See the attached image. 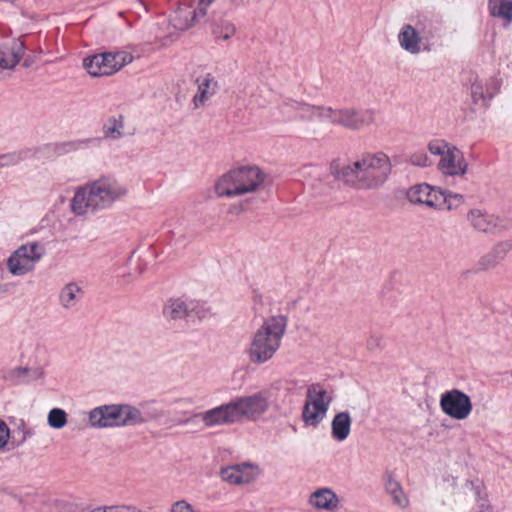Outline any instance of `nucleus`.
Masks as SVG:
<instances>
[{"instance_id":"nucleus-1","label":"nucleus","mask_w":512,"mask_h":512,"mask_svg":"<svg viewBox=\"0 0 512 512\" xmlns=\"http://www.w3.org/2000/svg\"><path fill=\"white\" fill-rule=\"evenodd\" d=\"M332 175L344 183L366 190L382 187L392 172L390 157L382 152H366L339 167L331 165Z\"/></svg>"},{"instance_id":"nucleus-2","label":"nucleus","mask_w":512,"mask_h":512,"mask_svg":"<svg viewBox=\"0 0 512 512\" xmlns=\"http://www.w3.org/2000/svg\"><path fill=\"white\" fill-rule=\"evenodd\" d=\"M128 193L125 184L115 178L102 176L76 188L70 200L71 212L87 216L111 208Z\"/></svg>"},{"instance_id":"nucleus-3","label":"nucleus","mask_w":512,"mask_h":512,"mask_svg":"<svg viewBox=\"0 0 512 512\" xmlns=\"http://www.w3.org/2000/svg\"><path fill=\"white\" fill-rule=\"evenodd\" d=\"M287 322L283 316H271L251 335L246 348L249 360L264 364L274 357L281 346Z\"/></svg>"},{"instance_id":"nucleus-4","label":"nucleus","mask_w":512,"mask_h":512,"mask_svg":"<svg viewBox=\"0 0 512 512\" xmlns=\"http://www.w3.org/2000/svg\"><path fill=\"white\" fill-rule=\"evenodd\" d=\"M264 180L265 174L257 166H242L223 174L214 189L218 197H240L257 192Z\"/></svg>"},{"instance_id":"nucleus-5","label":"nucleus","mask_w":512,"mask_h":512,"mask_svg":"<svg viewBox=\"0 0 512 512\" xmlns=\"http://www.w3.org/2000/svg\"><path fill=\"white\" fill-rule=\"evenodd\" d=\"M46 254L45 245L28 241L13 250L5 261L7 271L14 277H23L35 271Z\"/></svg>"},{"instance_id":"nucleus-6","label":"nucleus","mask_w":512,"mask_h":512,"mask_svg":"<svg viewBox=\"0 0 512 512\" xmlns=\"http://www.w3.org/2000/svg\"><path fill=\"white\" fill-rule=\"evenodd\" d=\"M128 51L104 52L84 58L83 67L92 77L110 76L133 61Z\"/></svg>"},{"instance_id":"nucleus-7","label":"nucleus","mask_w":512,"mask_h":512,"mask_svg":"<svg viewBox=\"0 0 512 512\" xmlns=\"http://www.w3.org/2000/svg\"><path fill=\"white\" fill-rule=\"evenodd\" d=\"M431 154L439 156L438 169L446 176H463L467 172V162L463 153L444 140H432L428 144Z\"/></svg>"},{"instance_id":"nucleus-8","label":"nucleus","mask_w":512,"mask_h":512,"mask_svg":"<svg viewBox=\"0 0 512 512\" xmlns=\"http://www.w3.org/2000/svg\"><path fill=\"white\" fill-rule=\"evenodd\" d=\"M332 397L320 384L307 388L306 401L302 411V420L308 426L316 427L326 417Z\"/></svg>"},{"instance_id":"nucleus-9","label":"nucleus","mask_w":512,"mask_h":512,"mask_svg":"<svg viewBox=\"0 0 512 512\" xmlns=\"http://www.w3.org/2000/svg\"><path fill=\"white\" fill-rule=\"evenodd\" d=\"M467 221L475 231L487 235L501 234L512 228L511 218L496 215L479 208L468 211Z\"/></svg>"},{"instance_id":"nucleus-10","label":"nucleus","mask_w":512,"mask_h":512,"mask_svg":"<svg viewBox=\"0 0 512 512\" xmlns=\"http://www.w3.org/2000/svg\"><path fill=\"white\" fill-rule=\"evenodd\" d=\"M237 423L257 420L269 409V395L260 391L249 396L237 397L230 401Z\"/></svg>"},{"instance_id":"nucleus-11","label":"nucleus","mask_w":512,"mask_h":512,"mask_svg":"<svg viewBox=\"0 0 512 512\" xmlns=\"http://www.w3.org/2000/svg\"><path fill=\"white\" fill-rule=\"evenodd\" d=\"M439 405L445 415L458 421L467 419L473 409L470 397L459 389L442 393Z\"/></svg>"},{"instance_id":"nucleus-12","label":"nucleus","mask_w":512,"mask_h":512,"mask_svg":"<svg viewBox=\"0 0 512 512\" xmlns=\"http://www.w3.org/2000/svg\"><path fill=\"white\" fill-rule=\"evenodd\" d=\"M397 42L402 50L417 56L431 51V45L421 31L412 24H404L397 34Z\"/></svg>"},{"instance_id":"nucleus-13","label":"nucleus","mask_w":512,"mask_h":512,"mask_svg":"<svg viewBox=\"0 0 512 512\" xmlns=\"http://www.w3.org/2000/svg\"><path fill=\"white\" fill-rule=\"evenodd\" d=\"M499 90L500 82L496 78H482L478 75H473L470 78V93L472 101L480 107H487L488 102L499 92Z\"/></svg>"},{"instance_id":"nucleus-14","label":"nucleus","mask_w":512,"mask_h":512,"mask_svg":"<svg viewBox=\"0 0 512 512\" xmlns=\"http://www.w3.org/2000/svg\"><path fill=\"white\" fill-rule=\"evenodd\" d=\"M219 475L230 485H246L258 477L259 469L253 464L242 463L221 468Z\"/></svg>"},{"instance_id":"nucleus-15","label":"nucleus","mask_w":512,"mask_h":512,"mask_svg":"<svg viewBox=\"0 0 512 512\" xmlns=\"http://www.w3.org/2000/svg\"><path fill=\"white\" fill-rule=\"evenodd\" d=\"M376 122V111L373 109L355 110L340 109L339 125L351 130H359Z\"/></svg>"},{"instance_id":"nucleus-16","label":"nucleus","mask_w":512,"mask_h":512,"mask_svg":"<svg viewBox=\"0 0 512 512\" xmlns=\"http://www.w3.org/2000/svg\"><path fill=\"white\" fill-rule=\"evenodd\" d=\"M118 404L101 405L88 412V422L96 429L118 427Z\"/></svg>"},{"instance_id":"nucleus-17","label":"nucleus","mask_w":512,"mask_h":512,"mask_svg":"<svg viewBox=\"0 0 512 512\" xmlns=\"http://www.w3.org/2000/svg\"><path fill=\"white\" fill-rule=\"evenodd\" d=\"M308 505L317 511L335 512L340 508V498L330 487H319L310 493Z\"/></svg>"},{"instance_id":"nucleus-18","label":"nucleus","mask_w":512,"mask_h":512,"mask_svg":"<svg viewBox=\"0 0 512 512\" xmlns=\"http://www.w3.org/2000/svg\"><path fill=\"white\" fill-rule=\"evenodd\" d=\"M25 53V46L19 39H9L0 43V68L13 70Z\"/></svg>"},{"instance_id":"nucleus-19","label":"nucleus","mask_w":512,"mask_h":512,"mask_svg":"<svg viewBox=\"0 0 512 512\" xmlns=\"http://www.w3.org/2000/svg\"><path fill=\"white\" fill-rule=\"evenodd\" d=\"M206 427L237 423L230 401L198 414Z\"/></svg>"},{"instance_id":"nucleus-20","label":"nucleus","mask_w":512,"mask_h":512,"mask_svg":"<svg viewBox=\"0 0 512 512\" xmlns=\"http://www.w3.org/2000/svg\"><path fill=\"white\" fill-rule=\"evenodd\" d=\"M439 190L429 184L422 183L410 187L406 195L412 204L425 205L435 209L436 206H439L437 202Z\"/></svg>"},{"instance_id":"nucleus-21","label":"nucleus","mask_w":512,"mask_h":512,"mask_svg":"<svg viewBox=\"0 0 512 512\" xmlns=\"http://www.w3.org/2000/svg\"><path fill=\"white\" fill-rule=\"evenodd\" d=\"M118 427L135 426L155 419L156 412H143L140 408L129 404H118Z\"/></svg>"},{"instance_id":"nucleus-22","label":"nucleus","mask_w":512,"mask_h":512,"mask_svg":"<svg viewBox=\"0 0 512 512\" xmlns=\"http://www.w3.org/2000/svg\"><path fill=\"white\" fill-rule=\"evenodd\" d=\"M198 307L193 301L181 298L169 299L163 307V316L167 321H178L192 317L193 311Z\"/></svg>"},{"instance_id":"nucleus-23","label":"nucleus","mask_w":512,"mask_h":512,"mask_svg":"<svg viewBox=\"0 0 512 512\" xmlns=\"http://www.w3.org/2000/svg\"><path fill=\"white\" fill-rule=\"evenodd\" d=\"M197 92L193 97L195 108L203 107L215 95L218 89V82L215 77L210 74H204L196 79Z\"/></svg>"},{"instance_id":"nucleus-24","label":"nucleus","mask_w":512,"mask_h":512,"mask_svg":"<svg viewBox=\"0 0 512 512\" xmlns=\"http://www.w3.org/2000/svg\"><path fill=\"white\" fill-rule=\"evenodd\" d=\"M512 251V239H504L498 241L491 249V251L481 258L480 265L485 268L496 266L499 262L503 261L509 252Z\"/></svg>"},{"instance_id":"nucleus-25","label":"nucleus","mask_w":512,"mask_h":512,"mask_svg":"<svg viewBox=\"0 0 512 512\" xmlns=\"http://www.w3.org/2000/svg\"><path fill=\"white\" fill-rule=\"evenodd\" d=\"M352 417L349 412L335 414L331 421V437L337 442L345 441L351 433Z\"/></svg>"},{"instance_id":"nucleus-26","label":"nucleus","mask_w":512,"mask_h":512,"mask_svg":"<svg viewBox=\"0 0 512 512\" xmlns=\"http://www.w3.org/2000/svg\"><path fill=\"white\" fill-rule=\"evenodd\" d=\"M199 15L198 9H193L190 5L183 3L171 18V24L175 30L184 31L194 24Z\"/></svg>"},{"instance_id":"nucleus-27","label":"nucleus","mask_w":512,"mask_h":512,"mask_svg":"<svg viewBox=\"0 0 512 512\" xmlns=\"http://www.w3.org/2000/svg\"><path fill=\"white\" fill-rule=\"evenodd\" d=\"M384 487L386 492L391 496L395 505L401 509H406L409 506L408 496L404 492L400 482L397 481L392 474H385Z\"/></svg>"},{"instance_id":"nucleus-28","label":"nucleus","mask_w":512,"mask_h":512,"mask_svg":"<svg viewBox=\"0 0 512 512\" xmlns=\"http://www.w3.org/2000/svg\"><path fill=\"white\" fill-rule=\"evenodd\" d=\"M103 137L107 140H119L125 136V118L122 114L108 117L102 126Z\"/></svg>"},{"instance_id":"nucleus-29","label":"nucleus","mask_w":512,"mask_h":512,"mask_svg":"<svg viewBox=\"0 0 512 512\" xmlns=\"http://www.w3.org/2000/svg\"><path fill=\"white\" fill-rule=\"evenodd\" d=\"M82 295L83 290L81 286L76 282H69L60 291V305L67 310L73 309L81 300Z\"/></svg>"},{"instance_id":"nucleus-30","label":"nucleus","mask_w":512,"mask_h":512,"mask_svg":"<svg viewBox=\"0 0 512 512\" xmlns=\"http://www.w3.org/2000/svg\"><path fill=\"white\" fill-rule=\"evenodd\" d=\"M487 10L491 17L512 23V0H487Z\"/></svg>"},{"instance_id":"nucleus-31","label":"nucleus","mask_w":512,"mask_h":512,"mask_svg":"<svg viewBox=\"0 0 512 512\" xmlns=\"http://www.w3.org/2000/svg\"><path fill=\"white\" fill-rule=\"evenodd\" d=\"M436 210H456L464 203V197L461 194L451 191L439 190Z\"/></svg>"},{"instance_id":"nucleus-32","label":"nucleus","mask_w":512,"mask_h":512,"mask_svg":"<svg viewBox=\"0 0 512 512\" xmlns=\"http://www.w3.org/2000/svg\"><path fill=\"white\" fill-rule=\"evenodd\" d=\"M467 488L475 495L479 501V512H493L491 505L487 500V492L483 483L479 480L467 483Z\"/></svg>"},{"instance_id":"nucleus-33","label":"nucleus","mask_w":512,"mask_h":512,"mask_svg":"<svg viewBox=\"0 0 512 512\" xmlns=\"http://www.w3.org/2000/svg\"><path fill=\"white\" fill-rule=\"evenodd\" d=\"M67 413L61 408H53L47 415V423L53 429H62L67 424Z\"/></svg>"},{"instance_id":"nucleus-34","label":"nucleus","mask_w":512,"mask_h":512,"mask_svg":"<svg viewBox=\"0 0 512 512\" xmlns=\"http://www.w3.org/2000/svg\"><path fill=\"white\" fill-rule=\"evenodd\" d=\"M298 113V118L306 121L318 120L319 107L300 102V105L295 106Z\"/></svg>"},{"instance_id":"nucleus-35","label":"nucleus","mask_w":512,"mask_h":512,"mask_svg":"<svg viewBox=\"0 0 512 512\" xmlns=\"http://www.w3.org/2000/svg\"><path fill=\"white\" fill-rule=\"evenodd\" d=\"M340 109H333L328 106H320L318 121L339 125Z\"/></svg>"},{"instance_id":"nucleus-36","label":"nucleus","mask_w":512,"mask_h":512,"mask_svg":"<svg viewBox=\"0 0 512 512\" xmlns=\"http://www.w3.org/2000/svg\"><path fill=\"white\" fill-rule=\"evenodd\" d=\"M236 28L229 21H221L213 28V34L221 40H228L235 34Z\"/></svg>"},{"instance_id":"nucleus-37","label":"nucleus","mask_w":512,"mask_h":512,"mask_svg":"<svg viewBox=\"0 0 512 512\" xmlns=\"http://www.w3.org/2000/svg\"><path fill=\"white\" fill-rule=\"evenodd\" d=\"M296 105H300V102L289 100L279 105L278 110L283 120L289 121L298 118Z\"/></svg>"},{"instance_id":"nucleus-38","label":"nucleus","mask_w":512,"mask_h":512,"mask_svg":"<svg viewBox=\"0 0 512 512\" xmlns=\"http://www.w3.org/2000/svg\"><path fill=\"white\" fill-rule=\"evenodd\" d=\"M169 512H200V511H198L188 501L182 499V500H178V501L174 502L171 505Z\"/></svg>"},{"instance_id":"nucleus-39","label":"nucleus","mask_w":512,"mask_h":512,"mask_svg":"<svg viewBox=\"0 0 512 512\" xmlns=\"http://www.w3.org/2000/svg\"><path fill=\"white\" fill-rule=\"evenodd\" d=\"M10 439V429L8 425L0 419V451L4 450Z\"/></svg>"},{"instance_id":"nucleus-40","label":"nucleus","mask_w":512,"mask_h":512,"mask_svg":"<svg viewBox=\"0 0 512 512\" xmlns=\"http://www.w3.org/2000/svg\"><path fill=\"white\" fill-rule=\"evenodd\" d=\"M410 162L411 164L419 167H426L430 163L427 155L423 152L413 154L410 157Z\"/></svg>"},{"instance_id":"nucleus-41","label":"nucleus","mask_w":512,"mask_h":512,"mask_svg":"<svg viewBox=\"0 0 512 512\" xmlns=\"http://www.w3.org/2000/svg\"><path fill=\"white\" fill-rule=\"evenodd\" d=\"M93 141H94V139H83V140L71 142L68 144V146L70 147L69 150H79V149L86 148Z\"/></svg>"},{"instance_id":"nucleus-42","label":"nucleus","mask_w":512,"mask_h":512,"mask_svg":"<svg viewBox=\"0 0 512 512\" xmlns=\"http://www.w3.org/2000/svg\"><path fill=\"white\" fill-rule=\"evenodd\" d=\"M194 303L197 304L198 307L196 308L195 311H193L192 317L196 316L199 319H202V318H205L210 313V309L205 307L203 304H200L198 302H194Z\"/></svg>"},{"instance_id":"nucleus-43","label":"nucleus","mask_w":512,"mask_h":512,"mask_svg":"<svg viewBox=\"0 0 512 512\" xmlns=\"http://www.w3.org/2000/svg\"><path fill=\"white\" fill-rule=\"evenodd\" d=\"M192 2H197V9L200 13V16L206 14L208 7L213 3L214 0H191Z\"/></svg>"},{"instance_id":"nucleus-44","label":"nucleus","mask_w":512,"mask_h":512,"mask_svg":"<svg viewBox=\"0 0 512 512\" xmlns=\"http://www.w3.org/2000/svg\"><path fill=\"white\" fill-rule=\"evenodd\" d=\"M18 430L22 433L21 443L24 442L27 439V437H29L31 435L29 429L27 428V426L23 420H20L19 425H18Z\"/></svg>"},{"instance_id":"nucleus-45","label":"nucleus","mask_w":512,"mask_h":512,"mask_svg":"<svg viewBox=\"0 0 512 512\" xmlns=\"http://www.w3.org/2000/svg\"><path fill=\"white\" fill-rule=\"evenodd\" d=\"M17 162V158L14 155H2L0 157V165H10Z\"/></svg>"},{"instance_id":"nucleus-46","label":"nucleus","mask_w":512,"mask_h":512,"mask_svg":"<svg viewBox=\"0 0 512 512\" xmlns=\"http://www.w3.org/2000/svg\"><path fill=\"white\" fill-rule=\"evenodd\" d=\"M80 512H105V505L103 506H97L94 508L91 507H80Z\"/></svg>"},{"instance_id":"nucleus-47","label":"nucleus","mask_w":512,"mask_h":512,"mask_svg":"<svg viewBox=\"0 0 512 512\" xmlns=\"http://www.w3.org/2000/svg\"><path fill=\"white\" fill-rule=\"evenodd\" d=\"M8 291H9V284H7V283H3V284H1V283H0V296H1L2 294L7 293Z\"/></svg>"}]
</instances>
